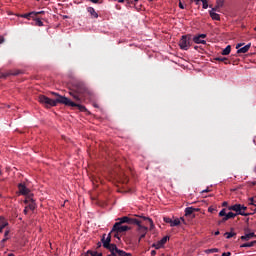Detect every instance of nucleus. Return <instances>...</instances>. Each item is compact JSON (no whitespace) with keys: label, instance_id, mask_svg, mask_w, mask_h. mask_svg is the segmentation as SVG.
I'll use <instances>...</instances> for the list:
<instances>
[{"label":"nucleus","instance_id":"nucleus-22","mask_svg":"<svg viewBox=\"0 0 256 256\" xmlns=\"http://www.w3.org/2000/svg\"><path fill=\"white\" fill-rule=\"evenodd\" d=\"M224 235L226 236V239H231V237H235V235H237V233H235V232H226Z\"/></svg>","mask_w":256,"mask_h":256},{"label":"nucleus","instance_id":"nucleus-43","mask_svg":"<svg viewBox=\"0 0 256 256\" xmlns=\"http://www.w3.org/2000/svg\"><path fill=\"white\" fill-rule=\"evenodd\" d=\"M156 255H157V251L152 250V251H151V256H156Z\"/></svg>","mask_w":256,"mask_h":256},{"label":"nucleus","instance_id":"nucleus-25","mask_svg":"<svg viewBox=\"0 0 256 256\" xmlns=\"http://www.w3.org/2000/svg\"><path fill=\"white\" fill-rule=\"evenodd\" d=\"M216 5H218V7H223V5H225V0H216Z\"/></svg>","mask_w":256,"mask_h":256},{"label":"nucleus","instance_id":"nucleus-37","mask_svg":"<svg viewBox=\"0 0 256 256\" xmlns=\"http://www.w3.org/2000/svg\"><path fill=\"white\" fill-rule=\"evenodd\" d=\"M3 43H5V37L0 35V45H3Z\"/></svg>","mask_w":256,"mask_h":256},{"label":"nucleus","instance_id":"nucleus-48","mask_svg":"<svg viewBox=\"0 0 256 256\" xmlns=\"http://www.w3.org/2000/svg\"><path fill=\"white\" fill-rule=\"evenodd\" d=\"M19 73H21L20 71H16L14 73H12V75H19Z\"/></svg>","mask_w":256,"mask_h":256},{"label":"nucleus","instance_id":"nucleus-5","mask_svg":"<svg viewBox=\"0 0 256 256\" xmlns=\"http://www.w3.org/2000/svg\"><path fill=\"white\" fill-rule=\"evenodd\" d=\"M18 189H19L20 195L27 196L24 203H29V201H33V194H31V190L29 188H27V186H25V184H23V183L18 184Z\"/></svg>","mask_w":256,"mask_h":256},{"label":"nucleus","instance_id":"nucleus-18","mask_svg":"<svg viewBox=\"0 0 256 256\" xmlns=\"http://www.w3.org/2000/svg\"><path fill=\"white\" fill-rule=\"evenodd\" d=\"M22 17L24 19H29L30 17L35 18V17H37V13H35V12L26 13V14L22 15Z\"/></svg>","mask_w":256,"mask_h":256},{"label":"nucleus","instance_id":"nucleus-54","mask_svg":"<svg viewBox=\"0 0 256 256\" xmlns=\"http://www.w3.org/2000/svg\"><path fill=\"white\" fill-rule=\"evenodd\" d=\"M180 220L183 221V223L185 222V219H183V218H180Z\"/></svg>","mask_w":256,"mask_h":256},{"label":"nucleus","instance_id":"nucleus-32","mask_svg":"<svg viewBox=\"0 0 256 256\" xmlns=\"http://www.w3.org/2000/svg\"><path fill=\"white\" fill-rule=\"evenodd\" d=\"M97 254H98L97 251H91V250H89V251L87 252V255H90V256H97Z\"/></svg>","mask_w":256,"mask_h":256},{"label":"nucleus","instance_id":"nucleus-12","mask_svg":"<svg viewBox=\"0 0 256 256\" xmlns=\"http://www.w3.org/2000/svg\"><path fill=\"white\" fill-rule=\"evenodd\" d=\"M209 15L213 21H221V16L218 13L213 12V10L209 11Z\"/></svg>","mask_w":256,"mask_h":256},{"label":"nucleus","instance_id":"nucleus-59","mask_svg":"<svg viewBox=\"0 0 256 256\" xmlns=\"http://www.w3.org/2000/svg\"><path fill=\"white\" fill-rule=\"evenodd\" d=\"M194 49H198V47H197V46H195V47H194Z\"/></svg>","mask_w":256,"mask_h":256},{"label":"nucleus","instance_id":"nucleus-20","mask_svg":"<svg viewBox=\"0 0 256 256\" xmlns=\"http://www.w3.org/2000/svg\"><path fill=\"white\" fill-rule=\"evenodd\" d=\"M231 53V45H228L225 47L224 50H222V55H229Z\"/></svg>","mask_w":256,"mask_h":256},{"label":"nucleus","instance_id":"nucleus-6","mask_svg":"<svg viewBox=\"0 0 256 256\" xmlns=\"http://www.w3.org/2000/svg\"><path fill=\"white\" fill-rule=\"evenodd\" d=\"M179 47L183 51H187L189 47H191V36L190 35L182 36L179 41Z\"/></svg>","mask_w":256,"mask_h":256},{"label":"nucleus","instance_id":"nucleus-45","mask_svg":"<svg viewBox=\"0 0 256 256\" xmlns=\"http://www.w3.org/2000/svg\"><path fill=\"white\" fill-rule=\"evenodd\" d=\"M89 1H91V3H95V4L101 3V2H99V0H89Z\"/></svg>","mask_w":256,"mask_h":256},{"label":"nucleus","instance_id":"nucleus-15","mask_svg":"<svg viewBox=\"0 0 256 256\" xmlns=\"http://www.w3.org/2000/svg\"><path fill=\"white\" fill-rule=\"evenodd\" d=\"M193 41H194V43H197L198 45L199 44L205 45L207 43V41H205L202 38H200L199 35L198 36H194L193 37Z\"/></svg>","mask_w":256,"mask_h":256},{"label":"nucleus","instance_id":"nucleus-23","mask_svg":"<svg viewBox=\"0 0 256 256\" xmlns=\"http://www.w3.org/2000/svg\"><path fill=\"white\" fill-rule=\"evenodd\" d=\"M167 241H169V236H164L160 241L161 246L163 247V245H165V243H167Z\"/></svg>","mask_w":256,"mask_h":256},{"label":"nucleus","instance_id":"nucleus-35","mask_svg":"<svg viewBox=\"0 0 256 256\" xmlns=\"http://www.w3.org/2000/svg\"><path fill=\"white\" fill-rule=\"evenodd\" d=\"M129 5H135V2L131 0H126V7H129Z\"/></svg>","mask_w":256,"mask_h":256},{"label":"nucleus","instance_id":"nucleus-53","mask_svg":"<svg viewBox=\"0 0 256 256\" xmlns=\"http://www.w3.org/2000/svg\"><path fill=\"white\" fill-rule=\"evenodd\" d=\"M97 256H103V253H99V252H98Z\"/></svg>","mask_w":256,"mask_h":256},{"label":"nucleus","instance_id":"nucleus-4","mask_svg":"<svg viewBox=\"0 0 256 256\" xmlns=\"http://www.w3.org/2000/svg\"><path fill=\"white\" fill-rule=\"evenodd\" d=\"M117 221L118 222H116L113 225L111 233H113V231H116L117 233H125V231H131V227L127 226V225H135V223H137V218H131L129 216H123L121 218H118ZM125 223L127 225H123Z\"/></svg>","mask_w":256,"mask_h":256},{"label":"nucleus","instance_id":"nucleus-13","mask_svg":"<svg viewBox=\"0 0 256 256\" xmlns=\"http://www.w3.org/2000/svg\"><path fill=\"white\" fill-rule=\"evenodd\" d=\"M255 237H256L255 232H251V233L245 234L244 236H241V240L249 241L250 239H253Z\"/></svg>","mask_w":256,"mask_h":256},{"label":"nucleus","instance_id":"nucleus-62","mask_svg":"<svg viewBox=\"0 0 256 256\" xmlns=\"http://www.w3.org/2000/svg\"><path fill=\"white\" fill-rule=\"evenodd\" d=\"M255 172H256V167H255Z\"/></svg>","mask_w":256,"mask_h":256},{"label":"nucleus","instance_id":"nucleus-29","mask_svg":"<svg viewBox=\"0 0 256 256\" xmlns=\"http://www.w3.org/2000/svg\"><path fill=\"white\" fill-rule=\"evenodd\" d=\"M172 222H173V219L169 217H164V223H169V225L171 226Z\"/></svg>","mask_w":256,"mask_h":256},{"label":"nucleus","instance_id":"nucleus-60","mask_svg":"<svg viewBox=\"0 0 256 256\" xmlns=\"http://www.w3.org/2000/svg\"><path fill=\"white\" fill-rule=\"evenodd\" d=\"M148 1H155V0H148Z\"/></svg>","mask_w":256,"mask_h":256},{"label":"nucleus","instance_id":"nucleus-46","mask_svg":"<svg viewBox=\"0 0 256 256\" xmlns=\"http://www.w3.org/2000/svg\"><path fill=\"white\" fill-rule=\"evenodd\" d=\"M36 13V16L37 15H43V13H45V11H40V12H35Z\"/></svg>","mask_w":256,"mask_h":256},{"label":"nucleus","instance_id":"nucleus-8","mask_svg":"<svg viewBox=\"0 0 256 256\" xmlns=\"http://www.w3.org/2000/svg\"><path fill=\"white\" fill-rule=\"evenodd\" d=\"M236 49H238L237 50L238 55L241 53H247L249 51V49H251V43L245 45L244 47H243V44L239 43L236 45Z\"/></svg>","mask_w":256,"mask_h":256},{"label":"nucleus","instance_id":"nucleus-7","mask_svg":"<svg viewBox=\"0 0 256 256\" xmlns=\"http://www.w3.org/2000/svg\"><path fill=\"white\" fill-rule=\"evenodd\" d=\"M229 211H235L236 215H242V217H249V215H253L254 213H246L241 211V204H234L228 207Z\"/></svg>","mask_w":256,"mask_h":256},{"label":"nucleus","instance_id":"nucleus-11","mask_svg":"<svg viewBox=\"0 0 256 256\" xmlns=\"http://www.w3.org/2000/svg\"><path fill=\"white\" fill-rule=\"evenodd\" d=\"M87 11H88V13H90L92 19H98L99 18V14L95 11V8L88 7Z\"/></svg>","mask_w":256,"mask_h":256},{"label":"nucleus","instance_id":"nucleus-31","mask_svg":"<svg viewBox=\"0 0 256 256\" xmlns=\"http://www.w3.org/2000/svg\"><path fill=\"white\" fill-rule=\"evenodd\" d=\"M225 215H227V212L225 209H222L220 212H219V217H225Z\"/></svg>","mask_w":256,"mask_h":256},{"label":"nucleus","instance_id":"nucleus-49","mask_svg":"<svg viewBox=\"0 0 256 256\" xmlns=\"http://www.w3.org/2000/svg\"><path fill=\"white\" fill-rule=\"evenodd\" d=\"M222 206L227 207V202H223Z\"/></svg>","mask_w":256,"mask_h":256},{"label":"nucleus","instance_id":"nucleus-58","mask_svg":"<svg viewBox=\"0 0 256 256\" xmlns=\"http://www.w3.org/2000/svg\"><path fill=\"white\" fill-rule=\"evenodd\" d=\"M0 175H2L1 167H0Z\"/></svg>","mask_w":256,"mask_h":256},{"label":"nucleus","instance_id":"nucleus-40","mask_svg":"<svg viewBox=\"0 0 256 256\" xmlns=\"http://www.w3.org/2000/svg\"><path fill=\"white\" fill-rule=\"evenodd\" d=\"M7 237H9V230H6L4 233V238H7Z\"/></svg>","mask_w":256,"mask_h":256},{"label":"nucleus","instance_id":"nucleus-30","mask_svg":"<svg viewBox=\"0 0 256 256\" xmlns=\"http://www.w3.org/2000/svg\"><path fill=\"white\" fill-rule=\"evenodd\" d=\"M9 75H11V73H0V77L2 79H7V77H9Z\"/></svg>","mask_w":256,"mask_h":256},{"label":"nucleus","instance_id":"nucleus-17","mask_svg":"<svg viewBox=\"0 0 256 256\" xmlns=\"http://www.w3.org/2000/svg\"><path fill=\"white\" fill-rule=\"evenodd\" d=\"M214 60L215 61H220L222 63H225V65H229V63H231V62H229V59H227L225 57H216V58H214Z\"/></svg>","mask_w":256,"mask_h":256},{"label":"nucleus","instance_id":"nucleus-56","mask_svg":"<svg viewBox=\"0 0 256 256\" xmlns=\"http://www.w3.org/2000/svg\"><path fill=\"white\" fill-rule=\"evenodd\" d=\"M98 247H101V242L98 243Z\"/></svg>","mask_w":256,"mask_h":256},{"label":"nucleus","instance_id":"nucleus-44","mask_svg":"<svg viewBox=\"0 0 256 256\" xmlns=\"http://www.w3.org/2000/svg\"><path fill=\"white\" fill-rule=\"evenodd\" d=\"M8 240H9V237L3 238L2 241H1V243H5V242L8 241Z\"/></svg>","mask_w":256,"mask_h":256},{"label":"nucleus","instance_id":"nucleus-34","mask_svg":"<svg viewBox=\"0 0 256 256\" xmlns=\"http://www.w3.org/2000/svg\"><path fill=\"white\" fill-rule=\"evenodd\" d=\"M110 233H111V235H113V233H114L115 239H120L119 233H121V232L113 231V232H110Z\"/></svg>","mask_w":256,"mask_h":256},{"label":"nucleus","instance_id":"nucleus-26","mask_svg":"<svg viewBox=\"0 0 256 256\" xmlns=\"http://www.w3.org/2000/svg\"><path fill=\"white\" fill-rule=\"evenodd\" d=\"M201 3H202L203 9H207L209 7V3L207 2V0H201Z\"/></svg>","mask_w":256,"mask_h":256},{"label":"nucleus","instance_id":"nucleus-21","mask_svg":"<svg viewBox=\"0 0 256 256\" xmlns=\"http://www.w3.org/2000/svg\"><path fill=\"white\" fill-rule=\"evenodd\" d=\"M205 253L207 255H209L210 253H219V249L218 248L207 249V250H205Z\"/></svg>","mask_w":256,"mask_h":256},{"label":"nucleus","instance_id":"nucleus-1","mask_svg":"<svg viewBox=\"0 0 256 256\" xmlns=\"http://www.w3.org/2000/svg\"><path fill=\"white\" fill-rule=\"evenodd\" d=\"M87 93V87L82 82H76L74 84V89L69 92V95L72 97V99L75 101H71V99L61 96L57 93H53V95H56V99L53 100L45 95H40L38 97L39 103H42V105H45V107H57V104L60 103L61 105H66V107H77L79 111H82L85 113L87 111V108L81 103L85 101V94Z\"/></svg>","mask_w":256,"mask_h":256},{"label":"nucleus","instance_id":"nucleus-3","mask_svg":"<svg viewBox=\"0 0 256 256\" xmlns=\"http://www.w3.org/2000/svg\"><path fill=\"white\" fill-rule=\"evenodd\" d=\"M106 234L102 236V245L104 249H108L110 254L108 256H133V254L125 252V250H121L117 247L116 244H111V233L108 234L106 237Z\"/></svg>","mask_w":256,"mask_h":256},{"label":"nucleus","instance_id":"nucleus-52","mask_svg":"<svg viewBox=\"0 0 256 256\" xmlns=\"http://www.w3.org/2000/svg\"><path fill=\"white\" fill-rule=\"evenodd\" d=\"M251 185H252L253 187H255L256 181L252 182Z\"/></svg>","mask_w":256,"mask_h":256},{"label":"nucleus","instance_id":"nucleus-16","mask_svg":"<svg viewBox=\"0 0 256 256\" xmlns=\"http://www.w3.org/2000/svg\"><path fill=\"white\" fill-rule=\"evenodd\" d=\"M248 205H249L250 209H251V207H252V209H256V198H253V197L249 198Z\"/></svg>","mask_w":256,"mask_h":256},{"label":"nucleus","instance_id":"nucleus-9","mask_svg":"<svg viewBox=\"0 0 256 256\" xmlns=\"http://www.w3.org/2000/svg\"><path fill=\"white\" fill-rule=\"evenodd\" d=\"M237 217L236 213L229 212L228 214L225 215V217L222 218L220 223H225L226 221H229V219H235Z\"/></svg>","mask_w":256,"mask_h":256},{"label":"nucleus","instance_id":"nucleus-39","mask_svg":"<svg viewBox=\"0 0 256 256\" xmlns=\"http://www.w3.org/2000/svg\"><path fill=\"white\" fill-rule=\"evenodd\" d=\"M194 1L195 5H201V0H192Z\"/></svg>","mask_w":256,"mask_h":256},{"label":"nucleus","instance_id":"nucleus-47","mask_svg":"<svg viewBox=\"0 0 256 256\" xmlns=\"http://www.w3.org/2000/svg\"><path fill=\"white\" fill-rule=\"evenodd\" d=\"M209 213H213L215 211V208H208Z\"/></svg>","mask_w":256,"mask_h":256},{"label":"nucleus","instance_id":"nucleus-42","mask_svg":"<svg viewBox=\"0 0 256 256\" xmlns=\"http://www.w3.org/2000/svg\"><path fill=\"white\" fill-rule=\"evenodd\" d=\"M211 190L209 188H206L205 190H202V193H209Z\"/></svg>","mask_w":256,"mask_h":256},{"label":"nucleus","instance_id":"nucleus-14","mask_svg":"<svg viewBox=\"0 0 256 256\" xmlns=\"http://www.w3.org/2000/svg\"><path fill=\"white\" fill-rule=\"evenodd\" d=\"M195 211H199V209H195L193 207H187L185 209V216L189 217L190 215H193V213H195Z\"/></svg>","mask_w":256,"mask_h":256},{"label":"nucleus","instance_id":"nucleus-61","mask_svg":"<svg viewBox=\"0 0 256 256\" xmlns=\"http://www.w3.org/2000/svg\"><path fill=\"white\" fill-rule=\"evenodd\" d=\"M254 31H256V27L254 28Z\"/></svg>","mask_w":256,"mask_h":256},{"label":"nucleus","instance_id":"nucleus-57","mask_svg":"<svg viewBox=\"0 0 256 256\" xmlns=\"http://www.w3.org/2000/svg\"><path fill=\"white\" fill-rule=\"evenodd\" d=\"M24 213L27 214V209L24 210Z\"/></svg>","mask_w":256,"mask_h":256},{"label":"nucleus","instance_id":"nucleus-19","mask_svg":"<svg viewBox=\"0 0 256 256\" xmlns=\"http://www.w3.org/2000/svg\"><path fill=\"white\" fill-rule=\"evenodd\" d=\"M179 225H181V220L176 218L175 220H172L170 227H179Z\"/></svg>","mask_w":256,"mask_h":256},{"label":"nucleus","instance_id":"nucleus-50","mask_svg":"<svg viewBox=\"0 0 256 256\" xmlns=\"http://www.w3.org/2000/svg\"><path fill=\"white\" fill-rule=\"evenodd\" d=\"M251 211H254V213H256V207L255 208L251 207Z\"/></svg>","mask_w":256,"mask_h":256},{"label":"nucleus","instance_id":"nucleus-10","mask_svg":"<svg viewBox=\"0 0 256 256\" xmlns=\"http://www.w3.org/2000/svg\"><path fill=\"white\" fill-rule=\"evenodd\" d=\"M9 225V222L3 218V216H0V233H3V229H5Z\"/></svg>","mask_w":256,"mask_h":256},{"label":"nucleus","instance_id":"nucleus-41","mask_svg":"<svg viewBox=\"0 0 256 256\" xmlns=\"http://www.w3.org/2000/svg\"><path fill=\"white\" fill-rule=\"evenodd\" d=\"M179 8H180V9H185V6L183 5L182 2H179Z\"/></svg>","mask_w":256,"mask_h":256},{"label":"nucleus","instance_id":"nucleus-55","mask_svg":"<svg viewBox=\"0 0 256 256\" xmlns=\"http://www.w3.org/2000/svg\"><path fill=\"white\" fill-rule=\"evenodd\" d=\"M215 235H219V231H216V232H215Z\"/></svg>","mask_w":256,"mask_h":256},{"label":"nucleus","instance_id":"nucleus-38","mask_svg":"<svg viewBox=\"0 0 256 256\" xmlns=\"http://www.w3.org/2000/svg\"><path fill=\"white\" fill-rule=\"evenodd\" d=\"M200 39L204 40L207 38V34H200L198 35Z\"/></svg>","mask_w":256,"mask_h":256},{"label":"nucleus","instance_id":"nucleus-33","mask_svg":"<svg viewBox=\"0 0 256 256\" xmlns=\"http://www.w3.org/2000/svg\"><path fill=\"white\" fill-rule=\"evenodd\" d=\"M212 11L215 13L217 11L218 13L221 11V7H218V4L215 5L214 8H212Z\"/></svg>","mask_w":256,"mask_h":256},{"label":"nucleus","instance_id":"nucleus-24","mask_svg":"<svg viewBox=\"0 0 256 256\" xmlns=\"http://www.w3.org/2000/svg\"><path fill=\"white\" fill-rule=\"evenodd\" d=\"M256 244V241H252L250 243H244L240 247H254Z\"/></svg>","mask_w":256,"mask_h":256},{"label":"nucleus","instance_id":"nucleus-51","mask_svg":"<svg viewBox=\"0 0 256 256\" xmlns=\"http://www.w3.org/2000/svg\"><path fill=\"white\" fill-rule=\"evenodd\" d=\"M118 3H125V0H118Z\"/></svg>","mask_w":256,"mask_h":256},{"label":"nucleus","instance_id":"nucleus-27","mask_svg":"<svg viewBox=\"0 0 256 256\" xmlns=\"http://www.w3.org/2000/svg\"><path fill=\"white\" fill-rule=\"evenodd\" d=\"M152 247H154V249H161V247H163V246H162L161 242H157V243L152 244Z\"/></svg>","mask_w":256,"mask_h":256},{"label":"nucleus","instance_id":"nucleus-36","mask_svg":"<svg viewBox=\"0 0 256 256\" xmlns=\"http://www.w3.org/2000/svg\"><path fill=\"white\" fill-rule=\"evenodd\" d=\"M240 211H243L245 213V211H247V206L240 204Z\"/></svg>","mask_w":256,"mask_h":256},{"label":"nucleus","instance_id":"nucleus-28","mask_svg":"<svg viewBox=\"0 0 256 256\" xmlns=\"http://www.w3.org/2000/svg\"><path fill=\"white\" fill-rule=\"evenodd\" d=\"M35 21H36V25H38V27H43V21H41V19L36 18Z\"/></svg>","mask_w":256,"mask_h":256},{"label":"nucleus","instance_id":"nucleus-2","mask_svg":"<svg viewBox=\"0 0 256 256\" xmlns=\"http://www.w3.org/2000/svg\"><path fill=\"white\" fill-rule=\"evenodd\" d=\"M134 225H137L136 231L140 234L138 243H141V239H145V236L147 235V231H149V228L147 225L150 226V230L154 229L155 224H153V220L149 217L142 216L140 219L136 218V222Z\"/></svg>","mask_w":256,"mask_h":256}]
</instances>
